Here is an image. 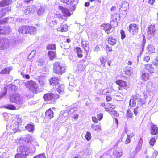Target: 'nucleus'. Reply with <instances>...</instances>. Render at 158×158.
Masks as SVG:
<instances>
[{
    "label": "nucleus",
    "mask_w": 158,
    "mask_h": 158,
    "mask_svg": "<svg viewBox=\"0 0 158 158\" xmlns=\"http://www.w3.org/2000/svg\"><path fill=\"white\" fill-rule=\"evenodd\" d=\"M17 150L19 153L15 156V158H26L30 153L28 147L25 145L20 146Z\"/></svg>",
    "instance_id": "1"
},
{
    "label": "nucleus",
    "mask_w": 158,
    "mask_h": 158,
    "mask_svg": "<svg viewBox=\"0 0 158 158\" xmlns=\"http://www.w3.org/2000/svg\"><path fill=\"white\" fill-rule=\"evenodd\" d=\"M65 66L63 64L57 61L53 64V72L56 74L61 75L65 72Z\"/></svg>",
    "instance_id": "2"
},
{
    "label": "nucleus",
    "mask_w": 158,
    "mask_h": 158,
    "mask_svg": "<svg viewBox=\"0 0 158 158\" xmlns=\"http://www.w3.org/2000/svg\"><path fill=\"white\" fill-rule=\"evenodd\" d=\"M24 85L32 93L36 94L38 93L39 89V85L36 81L31 80L26 82Z\"/></svg>",
    "instance_id": "3"
},
{
    "label": "nucleus",
    "mask_w": 158,
    "mask_h": 158,
    "mask_svg": "<svg viewBox=\"0 0 158 158\" xmlns=\"http://www.w3.org/2000/svg\"><path fill=\"white\" fill-rule=\"evenodd\" d=\"M59 97V94L52 93H47L44 94L43 96L44 100L49 102V103L55 104L56 100Z\"/></svg>",
    "instance_id": "4"
},
{
    "label": "nucleus",
    "mask_w": 158,
    "mask_h": 158,
    "mask_svg": "<svg viewBox=\"0 0 158 158\" xmlns=\"http://www.w3.org/2000/svg\"><path fill=\"white\" fill-rule=\"evenodd\" d=\"M59 9L61 11L62 14V16L58 17V19H60V18L64 21H66L67 17H70L72 13H71V11L69 9L65 8L61 6H58Z\"/></svg>",
    "instance_id": "5"
},
{
    "label": "nucleus",
    "mask_w": 158,
    "mask_h": 158,
    "mask_svg": "<svg viewBox=\"0 0 158 158\" xmlns=\"http://www.w3.org/2000/svg\"><path fill=\"white\" fill-rule=\"evenodd\" d=\"M129 3L127 2H122L119 10L120 15L125 17L127 14L129 8Z\"/></svg>",
    "instance_id": "6"
},
{
    "label": "nucleus",
    "mask_w": 158,
    "mask_h": 158,
    "mask_svg": "<svg viewBox=\"0 0 158 158\" xmlns=\"http://www.w3.org/2000/svg\"><path fill=\"white\" fill-rule=\"evenodd\" d=\"M115 82L119 86L118 89L119 91H122L123 89L127 90L129 88V84L125 81L122 80H118L115 81Z\"/></svg>",
    "instance_id": "7"
},
{
    "label": "nucleus",
    "mask_w": 158,
    "mask_h": 158,
    "mask_svg": "<svg viewBox=\"0 0 158 158\" xmlns=\"http://www.w3.org/2000/svg\"><path fill=\"white\" fill-rule=\"evenodd\" d=\"M129 33L133 35L137 34L139 29L138 25L135 23H131L127 27Z\"/></svg>",
    "instance_id": "8"
},
{
    "label": "nucleus",
    "mask_w": 158,
    "mask_h": 158,
    "mask_svg": "<svg viewBox=\"0 0 158 158\" xmlns=\"http://www.w3.org/2000/svg\"><path fill=\"white\" fill-rule=\"evenodd\" d=\"M156 30L154 24L150 25L148 28L147 32L148 37L151 38L154 36Z\"/></svg>",
    "instance_id": "9"
},
{
    "label": "nucleus",
    "mask_w": 158,
    "mask_h": 158,
    "mask_svg": "<svg viewBox=\"0 0 158 158\" xmlns=\"http://www.w3.org/2000/svg\"><path fill=\"white\" fill-rule=\"evenodd\" d=\"M150 125V131L151 134L152 135H158V127L152 122L148 123Z\"/></svg>",
    "instance_id": "10"
},
{
    "label": "nucleus",
    "mask_w": 158,
    "mask_h": 158,
    "mask_svg": "<svg viewBox=\"0 0 158 158\" xmlns=\"http://www.w3.org/2000/svg\"><path fill=\"white\" fill-rule=\"evenodd\" d=\"M101 26L103 27V29L107 34L109 35L112 32L110 31L112 27L111 25L109 23H103L101 25Z\"/></svg>",
    "instance_id": "11"
},
{
    "label": "nucleus",
    "mask_w": 158,
    "mask_h": 158,
    "mask_svg": "<svg viewBox=\"0 0 158 158\" xmlns=\"http://www.w3.org/2000/svg\"><path fill=\"white\" fill-rule=\"evenodd\" d=\"M9 46V45L3 39L0 38V50L6 49Z\"/></svg>",
    "instance_id": "12"
},
{
    "label": "nucleus",
    "mask_w": 158,
    "mask_h": 158,
    "mask_svg": "<svg viewBox=\"0 0 158 158\" xmlns=\"http://www.w3.org/2000/svg\"><path fill=\"white\" fill-rule=\"evenodd\" d=\"M68 26L66 23H62L57 28L58 31L66 32L68 31Z\"/></svg>",
    "instance_id": "13"
},
{
    "label": "nucleus",
    "mask_w": 158,
    "mask_h": 158,
    "mask_svg": "<svg viewBox=\"0 0 158 158\" xmlns=\"http://www.w3.org/2000/svg\"><path fill=\"white\" fill-rule=\"evenodd\" d=\"M12 122L17 127H19L22 122L21 118L18 115L15 116L12 120Z\"/></svg>",
    "instance_id": "14"
},
{
    "label": "nucleus",
    "mask_w": 158,
    "mask_h": 158,
    "mask_svg": "<svg viewBox=\"0 0 158 158\" xmlns=\"http://www.w3.org/2000/svg\"><path fill=\"white\" fill-rule=\"evenodd\" d=\"M28 25H23L20 27L18 29V32L23 34H27L28 29Z\"/></svg>",
    "instance_id": "15"
},
{
    "label": "nucleus",
    "mask_w": 158,
    "mask_h": 158,
    "mask_svg": "<svg viewBox=\"0 0 158 158\" xmlns=\"http://www.w3.org/2000/svg\"><path fill=\"white\" fill-rule=\"evenodd\" d=\"M37 32V28L33 26H28L27 34L31 35H34Z\"/></svg>",
    "instance_id": "16"
},
{
    "label": "nucleus",
    "mask_w": 158,
    "mask_h": 158,
    "mask_svg": "<svg viewBox=\"0 0 158 158\" xmlns=\"http://www.w3.org/2000/svg\"><path fill=\"white\" fill-rule=\"evenodd\" d=\"M47 56L49 59L51 60H53L57 57L56 52L52 51H48L47 53Z\"/></svg>",
    "instance_id": "17"
},
{
    "label": "nucleus",
    "mask_w": 158,
    "mask_h": 158,
    "mask_svg": "<svg viewBox=\"0 0 158 158\" xmlns=\"http://www.w3.org/2000/svg\"><path fill=\"white\" fill-rule=\"evenodd\" d=\"M11 10V8L9 7L1 9L0 10V18L5 16L6 15V12H10Z\"/></svg>",
    "instance_id": "18"
},
{
    "label": "nucleus",
    "mask_w": 158,
    "mask_h": 158,
    "mask_svg": "<svg viewBox=\"0 0 158 158\" xmlns=\"http://www.w3.org/2000/svg\"><path fill=\"white\" fill-rule=\"evenodd\" d=\"M10 100L11 102L17 103L20 101V98L17 95H13L10 97Z\"/></svg>",
    "instance_id": "19"
},
{
    "label": "nucleus",
    "mask_w": 158,
    "mask_h": 158,
    "mask_svg": "<svg viewBox=\"0 0 158 158\" xmlns=\"http://www.w3.org/2000/svg\"><path fill=\"white\" fill-rule=\"evenodd\" d=\"M97 118L95 116L92 117V121L95 123H97L98 122V120H101L103 118V114L102 113H99L97 115Z\"/></svg>",
    "instance_id": "20"
},
{
    "label": "nucleus",
    "mask_w": 158,
    "mask_h": 158,
    "mask_svg": "<svg viewBox=\"0 0 158 158\" xmlns=\"http://www.w3.org/2000/svg\"><path fill=\"white\" fill-rule=\"evenodd\" d=\"M144 69L148 71L149 73H153L154 72V69L152 65L150 64H148L144 65Z\"/></svg>",
    "instance_id": "21"
},
{
    "label": "nucleus",
    "mask_w": 158,
    "mask_h": 158,
    "mask_svg": "<svg viewBox=\"0 0 158 158\" xmlns=\"http://www.w3.org/2000/svg\"><path fill=\"white\" fill-rule=\"evenodd\" d=\"M59 81L60 79L57 77H52L50 81V84L52 86H56L59 84Z\"/></svg>",
    "instance_id": "22"
},
{
    "label": "nucleus",
    "mask_w": 158,
    "mask_h": 158,
    "mask_svg": "<svg viewBox=\"0 0 158 158\" xmlns=\"http://www.w3.org/2000/svg\"><path fill=\"white\" fill-rule=\"evenodd\" d=\"M74 51L76 53L78 58H81L83 57L82 51L78 47H75L74 48Z\"/></svg>",
    "instance_id": "23"
},
{
    "label": "nucleus",
    "mask_w": 158,
    "mask_h": 158,
    "mask_svg": "<svg viewBox=\"0 0 158 158\" xmlns=\"http://www.w3.org/2000/svg\"><path fill=\"white\" fill-rule=\"evenodd\" d=\"M12 69V67L11 66L5 67L0 72V74L3 75L9 74Z\"/></svg>",
    "instance_id": "24"
},
{
    "label": "nucleus",
    "mask_w": 158,
    "mask_h": 158,
    "mask_svg": "<svg viewBox=\"0 0 158 158\" xmlns=\"http://www.w3.org/2000/svg\"><path fill=\"white\" fill-rule=\"evenodd\" d=\"M9 29V28L5 26H0V35H6L7 33L8 34L7 31Z\"/></svg>",
    "instance_id": "25"
},
{
    "label": "nucleus",
    "mask_w": 158,
    "mask_h": 158,
    "mask_svg": "<svg viewBox=\"0 0 158 158\" xmlns=\"http://www.w3.org/2000/svg\"><path fill=\"white\" fill-rule=\"evenodd\" d=\"M134 135V134L133 132L130 133L129 134H127L126 140L125 141V143L128 144L130 143L131 142V138Z\"/></svg>",
    "instance_id": "26"
},
{
    "label": "nucleus",
    "mask_w": 158,
    "mask_h": 158,
    "mask_svg": "<svg viewBox=\"0 0 158 158\" xmlns=\"http://www.w3.org/2000/svg\"><path fill=\"white\" fill-rule=\"evenodd\" d=\"M108 44L114 46L116 44V40L115 38L112 36H109L107 39Z\"/></svg>",
    "instance_id": "27"
},
{
    "label": "nucleus",
    "mask_w": 158,
    "mask_h": 158,
    "mask_svg": "<svg viewBox=\"0 0 158 158\" xmlns=\"http://www.w3.org/2000/svg\"><path fill=\"white\" fill-rule=\"evenodd\" d=\"M46 117L49 118H53L54 114L53 111L51 110V108L47 110L45 112Z\"/></svg>",
    "instance_id": "28"
},
{
    "label": "nucleus",
    "mask_w": 158,
    "mask_h": 158,
    "mask_svg": "<svg viewBox=\"0 0 158 158\" xmlns=\"http://www.w3.org/2000/svg\"><path fill=\"white\" fill-rule=\"evenodd\" d=\"M143 141L142 138H140L135 149L136 152H138L141 149Z\"/></svg>",
    "instance_id": "29"
},
{
    "label": "nucleus",
    "mask_w": 158,
    "mask_h": 158,
    "mask_svg": "<svg viewBox=\"0 0 158 158\" xmlns=\"http://www.w3.org/2000/svg\"><path fill=\"white\" fill-rule=\"evenodd\" d=\"M132 68L131 67L126 66L124 67L123 69V71L126 75H130L133 73L132 70Z\"/></svg>",
    "instance_id": "30"
},
{
    "label": "nucleus",
    "mask_w": 158,
    "mask_h": 158,
    "mask_svg": "<svg viewBox=\"0 0 158 158\" xmlns=\"http://www.w3.org/2000/svg\"><path fill=\"white\" fill-rule=\"evenodd\" d=\"M149 74L146 72L143 73L141 75V79L144 81L149 80Z\"/></svg>",
    "instance_id": "31"
},
{
    "label": "nucleus",
    "mask_w": 158,
    "mask_h": 158,
    "mask_svg": "<svg viewBox=\"0 0 158 158\" xmlns=\"http://www.w3.org/2000/svg\"><path fill=\"white\" fill-rule=\"evenodd\" d=\"M147 50L148 53H153L155 52V48L152 45H149L147 47Z\"/></svg>",
    "instance_id": "32"
},
{
    "label": "nucleus",
    "mask_w": 158,
    "mask_h": 158,
    "mask_svg": "<svg viewBox=\"0 0 158 158\" xmlns=\"http://www.w3.org/2000/svg\"><path fill=\"white\" fill-rule=\"evenodd\" d=\"M7 93V89L6 87L1 88L0 92V97H3Z\"/></svg>",
    "instance_id": "33"
},
{
    "label": "nucleus",
    "mask_w": 158,
    "mask_h": 158,
    "mask_svg": "<svg viewBox=\"0 0 158 158\" xmlns=\"http://www.w3.org/2000/svg\"><path fill=\"white\" fill-rule=\"evenodd\" d=\"M82 47L83 48L84 50L86 51H88L89 48V44L87 43L86 41H82L81 43Z\"/></svg>",
    "instance_id": "34"
},
{
    "label": "nucleus",
    "mask_w": 158,
    "mask_h": 158,
    "mask_svg": "<svg viewBox=\"0 0 158 158\" xmlns=\"http://www.w3.org/2000/svg\"><path fill=\"white\" fill-rule=\"evenodd\" d=\"M47 50H55L56 49V46L55 44H48L46 47Z\"/></svg>",
    "instance_id": "35"
},
{
    "label": "nucleus",
    "mask_w": 158,
    "mask_h": 158,
    "mask_svg": "<svg viewBox=\"0 0 158 158\" xmlns=\"http://www.w3.org/2000/svg\"><path fill=\"white\" fill-rule=\"evenodd\" d=\"M146 42V40L145 38L144 37L143 40L142 44L139 46V49L140 53L142 54L143 52L145 44Z\"/></svg>",
    "instance_id": "36"
},
{
    "label": "nucleus",
    "mask_w": 158,
    "mask_h": 158,
    "mask_svg": "<svg viewBox=\"0 0 158 158\" xmlns=\"http://www.w3.org/2000/svg\"><path fill=\"white\" fill-rule=\"evenodd\" d=\"M25 128L29 132H32L34 129V126L31 124H29L25 127Z\"/></svg>",
    "instance_id": "37"
},
{
    "label": "nucleus",
    "mask_w": 158,
    "mask_h": 158,
    "mask_svg": "<svg viewBox=\"0 0 158 158\" xmlns=\"http://www.w3.org/2000/svg\"><path fill=\"white\" fill-rule=\"evenodd\" d=\"M113 155L114 158H120L122 155V152H121L115 151L113 153Z\"/></svg>",
    "instance_id": "38"
},
{
    "label": "nucleus",
    "mask_w": 158,
    "mask_h": 158,
    "mask_svg": "<svg viewBox=\"0 0 158 158\" xmlns=\"http://www.w3.org/2000/svg\"><path fill=\"white\" fill-rule=\"evenodd\" d=\"M86 67V65L85 64L80 63L78 65V70L80 71H84L85 70Z\"/></svg>",
    "instance_id": "39"
},
{
    "label": "nucleus",
    "mask_w": 158,
    "mask_h": 158,
    "mask_svg": "<svg viewBox=\"0 0 158 158\" xmlns=\"http://www.w3.org/2000/svg\"><path fill=\"white\" fill-rule=\"evenodd\" d=\"M91 127L93 128L94 130L97 131H99L101 130L100 126L98 125L92 124Z\"/></svg>",
    "instance_id": "40"
},
{
    "label": "nucleus",
    "mask_w": 158,
    "mask_h": 158,
    "mask_svg": "<svg viewBox=\"0 0 158 158\" xmlns=\"http://www.w3.org/2000/svg\"><path fill=\"white\" fill-rule=\"evenodd\" d=\"M127 118H131L133 117V113L130 109H128L127 111L126 114Z\"/></svg>",
    "instance_id": "41"
},
{
    "label": "nucleus",
    "mask_w": 158,
    "mask_h": 158,
    "mask_svg": "<svg viewBox=\"0 0 158 158\" xmlns=\"http://www.w3.org/2000/svg\"><path fill=\"white\" fill-rule=\"evenodd\" d=\"M5 108L10 110H17L16 107L14 105L12 104H8L7 106L5 107Z\"/></svg>",
    "instance_id": "42"
},
{
    "label": "nucleus",
    "mask_w": 158,
    "mask_h": 158,
    "mask_svg": "<svg viewBox=\"0 0 158 158\" xmlns=\"http://www.w3.org/2000/svg\"><path fill=\"white\" fill-rule=\"evenodd\" d=\"M64 85L60 84L56 88V90L59 93L63 91L64 90Z\"/></svg>",
    "instance_id": "43"
},
{
    "label": "nucleus",
    "mask_w": 158,
    "mask_h": 158,
    "mask_svg": "<svg viewBox=\"0 0 158 158\" xmlns=\"http://www.w3.org/2000/svg\"><path fill=\"white\" fill-rule=\"evenodd\" d=\"M31 9L29 6L26 7L23 11V14L25 15H27L31 12Z\"/></svg>",
    "instance_id": "44"
},
{
    "label": "nucleus",
    "mask_w": 158,
    "mask_h": 158,
    "mask_svg": "<svg viewBox=\"0 0 158 158\" xmlns=\"http://www.w3.org/2000/svg\"><path fill=\"white\" fill-rule=\"evenodd\" d=\"M131 97L132 99L135 101L140 99L141 98V95L139 94L136 93L135 94H133Z\"/></svg>",
    "instance_id": "45"
},
{
    "label": "nucleus",
    "mask_w": 158,
    "mask_h": 158,
    "mask_svg": "<svg viewBox=\"0 0 158 158\" xmlns=\"http://www.w3.org/2000/svg\"><path fill=\"white\" fill-rule=\"evenodd\" d=\"M91 135L90 132L89 131H87L86 134L85 136V137L87 141H90L91 139Z\"/></svg>",
    "instance_id": "46"
},
{
    "label": "nucleus",
    "mask_w": 158,
    "mask_h": 158,
    "mask_svg": "<svg viewBox=\"0 0 158 158\" xmlns=\"http://www.w3.org/2000/svg\"><path fill=\"white\" fill-rule=\"evenodd\" d=\"M2 1L5 7L10 5L12 2L11 0H2Z\"/></svg>",
    "instance_id": "47"
},
{
    "label": "nucleus",
    "mask_w": 158,
    "mask_h": 158,
    "mask_svg": "<svg viewBox=\"0 0 158 158\" xmlns=\"http://www.w3.org/2000/svg\"><path fill=\"white\" fill-rule=\"evenodd\" d=\"M156 141V139L155 137L151 138L149 141L150 145L152 146H153L155 143Z\"/></svg>",
    "instance_id": "48"
},
{
    "label": "nucleus",
    "mask_w": 158,
    "mask_h": 158,
    "mask_svg": "<svg viewBox=\"0 0 158 158\" xmlns=\"http://www.w3.org/2000/svg\"><path fill=\"white\" fill-rule=\"evenodd\" d=\"M145 102L142 98H140L138 102V105L139 106H140L143 107V105L145 104Z\"/></svg>",
    "instance_id": "49"
},
{
    "label": "nucleus",
    "mask_w": 158,
    "mask_h": 158,
    "mask_svg": "<svg viewBox=\"0 0 158 158\" xmlns=\"http://www.w3.org/2000/svg\"><path fill=\"white\" fill-rule=\"evenodd\" d=\"M136 102L134 100L130 99L129 102V106L130 107H134L136 105Z\"/></svg>",
    "instance_id": "50"
},
{
    "label": "nucleus",
    "mask_w": 158,
    "mask_h": 158,
    "mask_svg": "<svg viewBox=\"0 0 158 158\" xmlns=\"http://www.w3.org/2000/svg\"><path fill=\"white\" fill-rule=\"evenodd\" d=\"M110 114L111 116L116 117H118L119 116V114L117 112L114 110H112L110 111Z\"/></svg>",
    "instance_id": "51"
},
{
    "label": "nucleus",
    "mask_w": 158,
    "mask_h": 158,
    "mask_svg": "<svg viewBox=\"0 0 158 158\" xmlns=\"http://www.w3.org/2000/svg\"><path fill=\"white\" fill-rule=\"evenodd\" d=\"M8 20L9 19L8 17L4 18L2 20H0V25L7 23Z\"/></svg>",
    "instance_id": "52"
},
{
    "label": "nucleus",
    "mask_w": 158,
    "mask_h": 158,
    "mask_svg": "<svg viewBox=\"0 0 158 158\" xmlns=\"http://www.w3.org/2000/svg\"><path fill=\"white\" fill-rule=\"evenodd\" d=\"M71 40L70 39H67L66 41L64 42V48L65 49H67L69 47V45H67L66 46H65V45H64L66 43V42H67L68 43H69L71 42Z\"/></svg>",
    "instance_id": "53"
},
{
    "label": "nucleus",
    "mask_w": 158,
    "mask_h": 158,
    "mask_svg": "<svg viewBox=\"0 0 158 158\" xmlns=\"http://www.w3.org/2000/svg\"><path fill=\"white\" fill-rule=\"evenodd\" d=\"M152 64L158 68V56L156 57L154 61L152 63Z\"/></svg>",
    "instance_id": "54"
},
{
    "label": "nucleus",
    "mask_w": 158,
    "mask_h": 158,
    "mask_svg": "<svg viewBox=\"0 0 158 158\" xmlns=\"http://www.w3.org/2000/svg\"><path fill=\"white\" fill-rule=\"evenodd\" d=\"M120 33L121 35V39L122 40H123V39L126 37L124 31L123 30H120Z\"/></svg>",
    "instance_id": "55"
},
{
    "label": "nucleus",
    "mask_w": 158,
    "mask_h": 158,
    "mask_svg": "<svg viewBox=\"0 0 158 158\" xmlns=\"http://www.w3.org/2000/svg\"><path fill=\"white\" fill-rule=\"evenodd\" d=\"M150 60V58L148 56H145L143 59V60L146 62H148Z\"/></svg>",
    "instance_id": "56"
},
{
    "label": "nucleus",
    "mask_w": 158,
    "mask_h": 158,
    "mask_svg": "<svg viewBox=\"0 0 158 158\" xmlns=\"http://www.w3.org/2000/svg\"><path fill=\"white\" fill-rule=\"evenodd\" d=\"M34 158H46V157L44 154H41L37 155Z\"/></svg>",
    "instance_id": "57"
},
{
    "label": "nucleus",
    "mask_w": 158,
    "mask_h": 158,
    "mask_svg": "<svg viewBox=\"0 0 158 158\" xmlns=\"http://www.w3.org/2000/svg\"><path fill=\"white\" fill-rule=\"evenodd\" d=\"M101 63L102 64H103L104 66L105 65V63L106 62V60L103 57H102L100 59Z\"/></svg>",
    "instance_id": "58"
},
{
    "label": "nucleus",
    "mask_w": 158,
    "mask_h": 158,
    "mask_svg": "<svg viewBox=\"0 0 158 158\" xmlns=\"http://www.w3.org/2000/svg\"><path fill=\"white\" fill-rule=\"evenodd\" d=\"M106 50L109 52H111L112 51V47L109 45H106Z\"/></svg>",
    "instance_id": "59"
},
{
    "label": "nucleus",
    "mask_w": 158,
    "mask_h": 158,
    "mask_svg": "<svg viewBox=\"0 0 158 158\" xmlns=\"http://www.w3.org/2000/svg\"><path fill=\"white\" fill-rule=\"evenodd\" d=\"M24 142L25 143H31V140L29 138H26L25 139Z\"/></svg>",
    "instance_id": "60"
},
{
    "label": "nucleus",
    "mask_w": 158,
    "mask_h": 158,
    "mask_svg": "<svg viewBox=\"0 0 158 158\" xmlns=\"http://www.w3.org/2000/svg\"><path fill=\"white\" fill-rule=\"evenodd\" d=\"M112 99V98L109 95H107L106 96V100L107 102H109L111 101Z\"/></svg>",
    "instance_id": "61"
},
{
    "label": "nucleus",
    "mask_w": 158,
    "mask_h": 158,
    "mask_svg": "<svg viewBox=\"0 0 158 158\" xmlns=\"http://www.w3.org/2000/svg\"><path fill=\"white\" fill-rule=\"evenodd\" d=\"M155 2V0H149L148 1V3L150 5H153Z\"/></svg>",
    "instance_id": "62"
},
{
    "label": "nucleus",
    "mask_w": 158,
    "mask_h": 158,
    "mask_svg": "<svg viewBox=\"0 0 158 158\" xmlns=\"http://www.w3.org/2000/svg\"><path fill=\"white\" fill-rule=\"evenodd\" d=\"M138 108V107H137L135 108L134 109L133 112L134 113V114L136 116L137 114L138 113V111L137 110V109Z\"/></svg>",
    "instance_id": "63"
},
{
    "label": "nucleus",
    "mask_w": 158,
    "mask_h": 158,
    "mask_svg": "<svg viewBox=\"0 0 158 158\" xmlns=\"http://www.w3.org/2000/svg\"><path fill=\"white\" fill-rule=\"evenodd\" d=\"M43 10H42V9L41 8H40L37 11V14L38 15H40V14H41L43 12Z\"/></svg>",
    "instance_id": "64"
}]
</instances>
